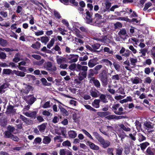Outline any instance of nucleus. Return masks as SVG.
<instances>
[{"label":"nucleus","instance_id":"1","mask_svg":"<svg viewBox=\"0 0 155 155\" xmlns=\"http://www.w3.org/2000/svg\"><path fill=\"white\" fill-rule=\"evenodd\" d=\"M93 134L103 148H105L110 146V142L108 140H104L97 132H93Z\"/></svg>","mask_w":155,"mask_h":155},{"label":"nucleus","instance_id":"2","mask_svg":"<svg viewBox=\"0 0 155 155\" xmlns=\"http://www.w3.org/2000/svg\"><path fill=\"white\" fill-rule=\"evenodd\" d=\"M100 77L102 85L104 87L106 86L108 84V74L107 72L105 70H102L99 74Z\"/></svg>","mask_w":155,"mask_h":155},{"label":"nucleus","instance_id":"3","mask_svg":"<svg viewBox=\"0 0 155 155\" xmlns=\"http://www.w3.org/2000/svg\"><path fill=\"white\" fill-rule=\"evenodd\" d=\"M111 109L114 113L117 115H121L124 114V113L123 112L124 109L120 106L119 104H116L113 105Z\"/></svg>","mask_w":155,"mask_h":155},{"label":"nucleus","instance_id":"4","mask_svg":"<svg viewBox=\"0 0 155 155\" xmlns=\"http://www.w3.org/2000/svg\"><path fill=\"white\" fill-rule=\"evenodd\" d=\"M87 76V73L81 71L78 74V78L75 79L74 81L77 83L80 84L81 83V81L86 78Z\"/></svg>","mask_w":155,"mask_h":155},{"label":"nucleus","instance_id":"5","mask_svg":"<svg viewBox=\"0 0 155 155\" xmlns=\"http://www.w3.org/2000/svg\"><path fill=\"white\" fill-rule=\"evenodd\" d=\"M66 57L69 63H72L76 62L77 61L79 56L78 55L71 54L67 55Z\"/></svg>","mask_w":155,"mask_h":155},{"label":"nucleus","instance_id":"6","mask_svg":"<svg viewBox=\"0 0 155 155\" xmlns=\"http://www.w3.org/2000/svg\"><path fill=\"white\" fill-rule=\"evenodd\" d=\"M45 68L47 70H49L52 72H54L57 70V68L54 65H53L51 62L49 61L45 64Z\"/></svg>","mask_w":155,"mask_h":155},{"label":"nucleus","instance_id":"7","mask_svg":"<svg viewBox=\"0 0 155 155\" xmlns=\"http://www.w3.org/2000/svg\"><path fill=\"white\" fill-rule=\"evenodd\" d=\"M24 100L28 104L31 105L36 100V98L34 97L33 95H30L25 97Z\"/></svg>","mask_w":155,"mask_h":155},{"label":"nucleus","instance_id":"8","mask_svg":"<svg viewBox=\"0 0 155 155\" xmlns=\"http://www.w3.org/2000/svg\"><path fill=\"white\" fill-rule=\"evenodd\" d=\"M102 16L98 13L95 14V17L93 19V21L98 24H100L102 22Z\"/></svg>","mask_w":155,"mask_h":155},{"label":"nucleus","instance_id":"9","mask_svg":"<svg viewBox=\"0 0 155 155\" xmlns=\"http://www.w3.org/2000/svg\"><path fill=\"white\" fill-rule=\"evenodd\" d=\"M107 120H110L112 119L119 120L125 118V117L123 116H117L115 115H109L105 117Z\"/></svg>","mask_w":155,"mask_h":155},{"label":"nucleus","instance_id":"10","mask_svg":"<svg viewBox=\"0 0 155 155\" xmlns=\"http://www.w3.org/2000/svg\"><path fill=\"white\" fill-rule=\"evenodd\" d=\"M23 113L28 117L35 118L36 117L37 112L35 111H32L29 112H24Z\"/></svg>","mask_w":155,"mask_h":155},{"label":"nucleus","instance_id":"11","mask_svg":"<svg viewBox=\"0 0 155 155\" xmlns=\"http://www.w3.org/2000/svg\"><path fill=\"white\" fill-rule=\"evenodd\" d=\"M90 92L91 95L93 97L96 98L98 97L100 95L99 91L95 89L91 90L90 91Z\"/></svg>","mask_w":155,"mask_h":155},{"label":"nucleus","instance_id":"12","mask_svg":"<svg viewBox=\"0 0 155 155\" xmlns=\"http://www.w3.org/2000/svg\"><path fill=\"white\" fill-rule=\"evenodd\" d=\"M90 82L91 83L93 82L95 86L97 88H100L101 85L100 82L98 80L95 79L94 77H91Z\"/></svg>","mask_w":155,"mask_h":155},{"label":"nucleus","instance_id":"13","mask_svg":"<svg viewBox=\"0 0 155 155\" xmlns=\"http://www.w3.org/2000/svg\"><path fill=\"white\" fill-rule=\"evenodd\" d=\"M20 118L25 123L28 125H30L33 123V121L28 118H27L22 115H21Z\"/></svg>","mask_w":155,"mask_h":155},{"label":"nucleus","instance_id":"14","mask_svg":"<svg viewBox=\"0 0 155 155\" xmlns=\"http://www.w3.org/2000/svg\"><path fill=\"white\" fill-rule=\"evenodd\" d=\"M16 110L14 109V107L12 105H9L7 109V112L8 113L14 114L16 113Z\"/></svg>","mask_w":155,"mask_h":155},{"label":"nucleus","instance_id":"15","mask_svg":"<svg viewBox=\"0 0 155 155\" xmlns=\"http://www.w3.org/2000/svg\"><path fill=\"white\" fill-rule=\"evenodd\" d=\"M85 14L86 15V18L87 20L88 23H91L93 21V19L92 18V13L90 12L89 11H87L85 13Z\"/></svg>","mask_w":155,"mask_h":155},{"label":"nucleus","instance_id":"16","mask_svg":"<svg viewBox=\"0 0 155 155\" xmlns=\"http://www.w3.org/2000/svg\"><path fill=\"white\" fill-rule=\"evenodd\" d=\"M87 144L89 145L90 148L93 150H98L99 149V147L95 144L91 142L88 141L87 142Z\"/></svg>","mask_w":155,"mask_h":155},{"label":"nucleus","instance_id":"17","mask_svg":"<svg viewBox=\"0 0 155 155\" xmlns=\"http://www.w3.org/2000/svg\"><path fill=\"white\" fill-rule=\"evenodd\" d=\"M132 82L134 84H137L142 82V80L138 77H135L131 79Z\"/></svg>","mask_w":155,"mask_h":155},{"label":"nucleus","instance_id":"18","mask_svg":"<svg viewBox=\"0 0 155 155\" xmlns=\"http://www.w3.org/2000/svg\"><path fill=\"white\" fill-rule=\"evenodd\" d=\"M99 98L101 102L104 103H107L108 102V100L107 99L106 96L103 94H100Z\"/></svg>","mask_w":155,"mask_h":155},{"label":"nucleus","instance_id":"19","mask_svg":"<svg viewBox=\"0 0 155 155\" xmlns=\"http://www.w3.org/2000/svg\"><path fill=\"white\" fill-rule=\"evenodd\" d=\"M69 137L71 138H74L77 136V133L76 131L74 130H70L68 132Z\"/></svg>","mask_w":155,"mask_h":155},{"label":"nucleus","instance_id":"20","mask_svg":"<svg viewBox=\"0 0 155 155\" xmlns=\"http://www.w3.org/2000/svg\"><path fill=\"white\" fill-rule=\"evenodd\" d=\"M25 86V88L23 89L22 90V91L23 93L27 94L30 90L32 89V86L28 85L26 84Z\"/></svg>","mask_w":155,"mask_h":155},{"label":"nucleus","instance_id":"21","mask_svg":"<svg viewBox=\"0 0 155 155\" xmlns=\"http://www.w3.org/2000/svg\"><path fill=\"white\" fill-rule=\"evenodd\" d=\"M15 74L18 76L22 77H24L25 74L23 72L19 71H16V70H14L13 71L12 74Z\"/></svg>","mask_w":155,"mask_h":155},{"label":"nucleus","instance_id":"22","mask_svg":"<svg viewBox=\"0 0 155 155\" xmlns=\"http://www.w3.org/2000/svg\"><path fill=\"white\" fill-rule=\"evenodd\" d=\"M105 7L103 11L105 12L107 11L109 12L110 8L111 6V4L108 1H107L105 3Z\"/></svg>","mask_w":155,"mask_h":155},{"label":"nucleus","instance_id":"23","mask_svg":"<svg viewBox=\"0 0 155 155\" xmlns=\"http://www.w3.org/2000/svg\"><path fill=\"white\" fill-rule=\"evenodd\" d=\"M62 145L65 147H68V148L69 147H71V143L68 140H66L64 141L62 143Z\"/></svg>","mask_w":155,"mask_h":155},{"label":"nucleus","instance_id":"24","mask_svg":"<svg viewBox=\"0 0 155 155\" xmlns=\"http://www.w3.org/2000/svg\"><path fill=\"white\" fill-rule=\"evenodd\" d=\"M100 100L98 99H95L94 102L92 103V106L96 108H99L100 105L99 103Z\"/></svg>","mask_w":155,"mask_h":155},{"label":"nucleus","instance_id":"25","mask_svg":"<svg viewBox=\"0 0 155 155\" xmlns=\"http://www.w3.org/2000/svg\"><path fill=\"white\" fill-rule=\"evenodd\" d=\"M139 51V53L141 54L140 56L141 57H143L145 56L146 53L148 51V49L147 48H142L140 49Z\"/></svg>","mask_w":155,"mask_h":155},{"label":"nucleus","instance_id":"26","mask_svg":"<svg viewBox=\"0 0 155 155\" xmlns=\"http://www.w3.org/2000/svg\"><path fill=\"white\" fill-rule=\"evenodd\" d=\"M47 124L46 123H43L39 126L38 128L39 131L41 132H44L46 128Z\"/></svg>","mask_w":155,"mask_h":155},{"label":"nucleus","instance_id":"27","mask_svg":"<svg viewBox=\"0 0 155 155\" xmlns=\"http://www.w3.org/2000/svg\"><path fill=\"white\" fill-rule=\"evenodd\" d=\"M97 115L101 117H103L110 114V112H100L97 113Z\"/></svg>","mask_w":155,"mask_h":155},{"label":"nucleus","instance_id":"28","mask_svg":"<svg viewBox=\"0 0 155 155\" xmlns=\"http://www.w3.org/2000/svg\"><path fill=\"white\" fill-rule=\"evenodd\" d=\"M21 60V55L19 53H17L15 56L13 61L15 62H18Z\"/></svg>","mask_w":155,"mask_h":155},{"label":"nucleus","instance_id":"29","mask_svg":"<svg viewBox=\"0 0 155 155\" xmlns=\"http://www.w3.org/2000/svg\"><path fill=\"white\" fill-rule=\"evenodd\" d=\"M8 87L7 84L4 83L0 87V93L2 94L5 92V89Z\"/></svg>","mask_w":155,"mask_h":155},{"label":"nucleus","instance_id":"30","mask_svg":"<svg viewBox=\"0 0 155 155\" xmlns=\"http://www.w3.org/2000/svg\"><path fill=\"white\" fill-rule=\"evenodd\" d=\"M51 140L50 138L48 136H44L43 139V142L46 144L49 143Z\"/></svg>","mask_w":155,"mask_h":155},{"label":"nucleus","instance_id":"31","mask_svg":"<svg viewBox=\"0 0 155 155\" xmlns=\"http://www.w3.org/2000/svg\"><path fill=\"white\" fill-rule=\"evenodd\" d=\"M118 34L120 36L121 35H125L126 36H128V35H127V32L125 28L120 29L119 32Z\"/></svg>","mask_w":155,"mask_h":155},{"label":"nucleus","instance_id":"32","mask_svg":"<svg viewBox=\"0 0 155 155\" xmlns=\"http://www.w3.org/2000/svg\"><path fill=\"white\" fill-rule=\"evenodd\" d=\"M102 67V65L101 64H98L94 68V70L96 72V74H98L99 71H100Z\"/></svg>","mask_w":155,"mask_h":155},{"label":"nucleus","instance_id":"33","mask_svg":"<svg viewBox=\"0 0 155 155\" xmlns=\"http://www.w3.org/2000/svg\"><path fill=\"white\" fill-rule=\"evenodd\" d=\"M3 74H12L13 71L9 69H4L3 70Z\"/></svg>","mask_w":155,"mask_h":155},{"label":"nucleus","instance_id":"34","mask_svg":"<svg viewBox=\"0 0 155 155\" xmlns=\"http://www.w3.org/2000/svg\"><path fill=\"white\" fill-rule=\"evenodd\" d=\"M149 145V143L147 142H145L140 144V146L141 149L143 150L146 147Z\"/></svg>","mask_w":155,"mask_h":155},{"label":"nucleus","instance_id":"35","mask_svg":"<svg viewBox=\"0 0 155 155\" xmlns=\"http://www.w3.org/2000/svg\"><path fill=\"white\" fill-rule=\"evenodd\" d=\"M96 64L94 60H90L88 62V66L90 68L93 67Z\"/></svg>","mask_w":155,"mask_h":155},{"label":"nucleus","instance_id":"36","mask_svg":"<svg viewBox=\"0 0 155 155\" xmlns=\"http://www.w3.org/2000/svg\"><path fill=\"white\" fill-rule=\"evenodd\" d=\"M130 60L131 64L134 67H135L136 65V63L137 62V58H130Z\"/></svg>","mask_w":155,"mask_h":155},{"label":"nucleus","instance_id":"37","mask_svg":"<svg viewBox=\"0 0 155 155\" xmlns=\"http://www.w3.org/2000/svg\"><path fill=\"white\" fill-rule=\"evenodd\" d=\"M94 74H96V72L94 69H90L89 70V73L88 75V78H91Z\"/></svg>","mask_w":155,"mask_h":155},{"label":"nucleus","instance_id":"38","mask_svg":"<svg viewBox=\"0 0 155 155\" xmlns=\"http://www.w3.org/2000/svg\"><path fill=\"white\" fill-rule=\"evenodd\" d=\"M4 137L7 138H11V137L12 135L11 133L9 131H8V130L5 131L4 133Z\"/></svg>","mask_w":155,"mask_h":155},{"label":"nucleus","instance_id":"39","mask_svg":"<svg viewBox=\"0 0 155 155\" xmlns=\"http://www.w3.org/2000/svg\"><path fill=\"white\" fill-rule=\"evenodd\" d=\"M75 31L76 33V35L79 38H83V37L81 34V32L78 29H75Z\"/></svg>","mask_w":155,"mask_h":155},{"label":"nucleus","instance_id":"40","mask_svg":"<svg viewBox=\"0 0 155 155\" xmlns=\"http://www.w3.org/2000/svg\"><path fill=\"white\" fill-rule=\"evenodd\" d=\"M69 150L66 149H61L60 150V155H66Z\"/></svg>","mask_w":155,"mask_h":155},{"label":"nucleus","instance_id":"41","mask_svg":"<svg viewBox=\"0 0 155 155\" xmlns=\"http://www.w3.org/2000/svg\"><path fill=\"white\" fill-rule=\"evenodd\" d=\"M114 149L113 148H108L107 149V153L108 155H114Z\"/></svg>","mask_w":155,"mask_h":155},{"label":"nucleus","instance_id":"42","mask_svg":"<svg viewBox=\"0 0 155 155\" xmlns=\"http://www.w3.org/2000/svg\"><path fill=\"white\" fill-rule=\"evenodd\" d=\"M52 105V103L50 104V101L46 102L42 106L44 108H47L50 107Z\"/></svg>","mask_w":155,"mask_h":155},{"label":"nucleus","instance_id":"43","mask_svg":"<svg viewBox=\"0 0 155 155\" xmlns=\"http://www.w3.org/2000/svg\"><path fill=\"white\" fill-rule=\"evenodd\" d=\"M82 131L86 135L87 137H88L90 139L93 140V138L91 135L86 130L84 129H82Z\"/></svg>","mask_w":155,"mask_h":155},{"label":"nucleus","instance_id":"44","mask_svg":"<svg viewBox=\"0 0 155 155\" xmlns=\"http://www.w3.org/2000/svg\"><path fill=\"white\" fill-rule=\"evenodd\" d=\"M65 61L64 58L62 57L57 58V62L58 64H60L64 62Z\"/></svg>","mask_w":155,"mask_h":155},{"label":"nucleus","instance_id":"45","mask_svg":"<svg viewBox=\"0 0 155 155\" xmlns=\"http://www.w3.org/2000/svg\"><path fill=\"white\" fill-rule=\"evenodd\" d=\"M152 3L150 2H148L145 4L144 7L143 8V10L145 11L147 10L152 5Z\"/></svg>","mask_w":155,"mask_h":155},{"label":"nucleus","instance_id":"46","mask_svg":"<svg viewBox=\"0 0 155 155\" xmlns=\"http://www.w3.org/2000/svg\"><path fill=\"white\" fill-rule=\"evenodd\" d=\"M102 61L104 63H105V64L107 66L110 65V66H111L112 64V63L108 59H103Z\"/></svg>","mask_w":155,"mask_h":155},{"label":"nucleus","instance_id":"47","mask_svg":"<svg viewBox=\"0 0 155 155\" xmlns=\"http://www.w3.org/2000/svg\"><path fill=\"white\" fill-rule=\"evenodd\" d=\"M114 68L117 71H119L120 69V66L118 63L114 62L113 64Z\"/></svg>","mask_w":155,"mask_h":155},{"label":"nucleus","instance_id":"48","mask_svg":"<svg viewBox=\"0 0 155 155\" xmlns=\"http://www.w3.org/2000/svg\"><path fill=\"white\" fill-rule=\"evenodd\" d=\"M114 28L116 29L118 28H121L122 27V24L119 22H117L114 24Z\"/></svg>","mask_w":155,"mask_h":155},{"label":"nucleus","instance_id":"49","mask_svg":"<svg viewBox=\"0 0 155 155\" xmlns=\"http://www.w3.org/2000/svg\"><path fill=\"white\" fill-rule=\"evenodd\" d=\"M138 137V140L139 142H141L146 140V137L143 136L142 134H139Z\"/></svg>","mask_w":155,"mask_h":155},{"label":"nucleus","instance_id":"50","mask_svg":"<svg viewBox=\"0 0 155 155\" xmlns=\"http://www.w3.org/2000/svg\"><path fill=\"white\" fill-rule=\"evenodd\" d=\"M120 127L124 130L126 131H129L130 130V129L128 127H125L124 125L121 124L120 125Z\"/></svg>","mask_w":155,"mask_h":155},{"label":"nucleus","instance_id":"51","mask_svg":"<svg viewBox=\"0 0 155 155\" xmlns=\"http://www.w3.org/2000/svg\"><path fill=\"white\" fill-rule=\"evenodd\" d=\"M8 44L7 41L5 39L0 40V45L2 46H5Z\"/></svg>","mask_w":155,"mask_h":155},{"label":"nucleus","instance_id":"52","mask_svg":"<svg viewBox=\"0 0 155 155\" xmlns=\"http://www.w3.org/2000/svg\"><path fill=\"white\" fill-rule=\"evenodd\" d=\"M111 78L112 80L114 81H119L120 79L119 75L118 74L113 75Z\"/></svg>","mask_w":155,"mask_h":155},{"label":"nucleus","instance_id":"53","mask_svg":"<svg viewBox=\"0 0 155 155\" xmlns=\"http://www.w3.org/2000/svg\"><path fill=\"white\" fill-rule=\"evenodd\" d=\"M123 150L122 148L120 147L117 149L116 151V155H122Z\"/></svg>","mask_w":155,"mask_h":155},{"label":"nucleus","instance_id":"54","mask_svg":"<svg viewBox=\"0 0 155 155\" xmlns=\"http://www.w3.org/2000/svg\"><path fill=\"white\" fill-rule=\"evenodd\" d=\"M104 52H108L109 54H113L114 52L110 50L109 48L107 47H105L104 49Z\"/></svg>","mask_w":155,"mask_h":155},{"label":"nucleus","instance_id":"55","mask_svg":"<svg viewBox=\"0 0 155 155\" xmlns=\"http://www.w3.org/2000/svg\"><path fill=\"white\" fill-rule=\"evenodd\" d=\"M85 107L87 109L89 110H92L93 111L96 112L97 110L93 108L91 106L88 105H84Z\"/></svg>","mask_w":155,"mask_h":155},{"label":"nucleus","instance_id":"56","mask_svg":"<svg viewBox=\"0 0 155 155\" xmlns=\"http://www.w3.org/2000/svg\"><path fill=\"white\" fill-rule=\"evenodd\" d=\"M26 78H28L29 81L30 80H34L36 78L34 76L28 74L26 76Z\"/></svg>","mask_w":155,"mask_h":155},{"label":"nucleus","instance_id":"57","mask_svg":"<svg viewBox=\"0 0 155 155\" xmlns=\"http://www.w3.org/2000/svg\"><path fill=\"white\" fill-rule=\"evenodd\" d=\"M80 29L82 32L85 33H87L88 31V30L87 28L84 26H81L79 28Z\"/></svg>","mask_w":155,"mask_h":155},{"label":"nucleus","instance_id":"58","mask_svg":"<svg viewBox=\"0 0 155 155\" xmlns=\"http://www.w3.org/2000/svg\"><path fill=\"white\" fill-rule=\"evenodd\" d=\"M145 126L146 127V129L149 130L153 128V126L148 123H146L144 124Z\"/></svg>","mask_w":155,"mask_h":155},{"label":"nucleus","instance_id":"59","mask_svg":"<svg viewBox=\"0 0 155 155\" xmlns=\"http://www.w3.org/2000/svg\"><path fill=\"white\" fill-rule=\"evenodd\" d=\"M0 14L3 18H5L8 17V13L6 12L2 11L0 12Z\"/></svg>","mask_w":155,"mask_h":155},{"label":"nucleus","instance_id":"60","mask_svg":"<svg viewBox=\"0 0 155 155\" xmlns=\"http://www.w3.org/2000/svg\"><path fill=\"white\" fill-rule=\"evenodd\" d=\"M131 52L128 50H127L125 51L124 53L122 54V55L125 57H129L130 54Z\"/></svg>","mask_w":155,"mask_h":155},{"label":"nucleus","instance_id":"61","mask_svg":"<svg viewBox=\"0 0 155 155\" xmlns=\"http://www.w3.org/2000/svg\"><path fill=\"white\" fill-rule=\"evenodd\" d=\"M62 23L64 25H65L67 28L69 29H71V28L69 27V24L68 22L65 19H63L62 21Z\"/></svg>","mask_w":155,"mask_h":155},{"label":"nucleus","instance_id":"62","mask_svg":"<svg viewBox=\"0 0 155 155\" xmlns=\"http://www.w3.org/2000/svg\"><path fill=\"white\" fill-rule=\"evenodd\" d=\"M146 152L148 155H154V153L150 147L147 148Z\"/></svg>","mask_w":155,"mask_h":155},{"label":"nucleus","instance_id":"63","mask_svg":"<svg viewBox=\"0 0 155 155\" xmlns=\"http://www.w3.org/2000/svg\"><path fill=\"white\" fill-rule=\"evenodd\" d=\"M100 45L98 44H96L92 45V47L94 50H96L98 49L100 46Z\"/></svg>","mask_w":155,"mask_h":155},{"label":"nucleus","instance_id":"64","mask_svg":"<svg viewBox=\"0 0 155 155\" xmlns=\"http://www.w3.org/2000/svg\"><path fill=\"white\" fill-rule=\"evenodd\" d=\"M15 128L13 127L12 126H9L8 127L7 130L8 131H9L11 133L13 132L15 130Z\"/></svg>","mask_w":155,"mask_h":155}]
</instances>
